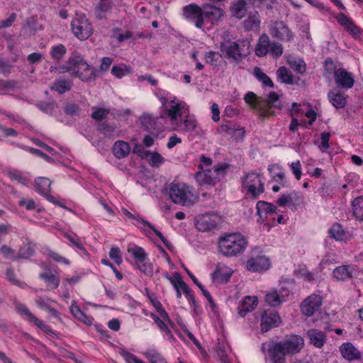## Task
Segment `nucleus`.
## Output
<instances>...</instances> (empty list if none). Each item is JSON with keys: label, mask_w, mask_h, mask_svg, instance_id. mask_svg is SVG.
Returning <instances> with one entry per match:
<instances>
[{"label": "nucleus", "mask_w": 363, "mask_h": 363, "mask_svg": "<svg viewBox=\"0 0 363 363\" xmlns=\"http://www.w3.org/2000/svg\"><path fill=\"white\" fill-rule=\"evenodd\" d=\"M246 5L245 0H238L233 3L230 6L232 16L238 19L242 18L246 14Z\"/></svg>", "instance_id": "nucleus-33"}, {"label": "nucleus", "mask_w": 363, "mask_h": 363, "mask_svg": "<svg viewBox=\"0 0 363 363\" xmlns=\"http://www.w3.org/2000/svg\"><path fill=\"white\" fill-rule=\"evenodd\" d=\"M9 177L13 181H17L25 186H28V179L24 177L21 171L14 169L8 172Z\"/></svg>", "instance_id": "nucleus-55"}, {"label": "nucleus", "mask_w": 363, "mask_h": 363, "mask_svg": "<svg viewBox=\"0 0 363 363\" xmlns=\"http://www.w3.org/2000/svg\"><path fill=\"white\" fill-rule=\"evenodd\" d=\"M38 25V19L36 16H31L28 18L26 21V25L24 26V29L28 30L30 35H35L37 32V26Z\"/></svg>", "instance_id": "nucleus-56"}, {"label": "nucleus", "mask_w": 363, "mask_h": 363, "mask_svg": "<svg viewBox=\"0 0 363 363\" xmlns=\"http://www.w3.org/2000/svg\"><path fill=\"white\" fill-rule=\"evenodd\" d=\"M307 336L310 340V343L318 348L323 347L326 342V335L325 333L317 329L308 330Z\"/></svg>", "instance_id": "nucleus-25"}, {"label": "nucleus", "mask_w": 363, "mask_h": 363, "mask_svg": "<svg viewBox=\"0 0 363 363\" xmlns=\"http://www.w3.org/2000/svg\"><path fill=\"white\" fill-rule=\"evenodd\" d=\"M206 62L213 66H219L224 61L222 55L219 52L210 51L205 55Z\"/></svg>", "instance_id": "nucleus-43"}, {"label": "nucleus", "mask_w": 363, "mask_h": 363, "mask_svg": "<svg viewBox=\"0 0 363 363\" xmlns=\"http://www.w3.org/2000/svg\"><path fill=\"white\" fill-rule=\"evenodd\" d=\"M183 16L189 21L192 22L198 28H202L203 26V9L197 4H190L184 6Z\"/></svg>", "instance_id": "nucleus-9"}, {"label": "nucleus", "mask_w": 363, "mask_h": 363, "mask_svg": "<svg viewBox=\"0 0 363 363\" xmlns=\"http://www.w3.org/2000/svg\"><path fill=\"white\" fill-rule=\"evenodd\" d=\"M269 354L272 363H286V356L288 354L285 352L279 341L269 346Z\"/></svg>", "instance_id": "nucleus-21"}, {"label": "nucleus", "mask_w": 363, "mask_h": 363, "mask_svg": "<svg viewBox=\"0 0 363 363\" xmlns=\"http://www.w3.org/2000/svg\"><path fill=\"white\" fill-rule=\"evenodd\" d=\"M51 89L62 94L71 89V84L65 79L56 80Z\"/></svg>", "instance_id": "nucleus-51"}, {"label": "nucleus", "mask_w": 363, "mask_h": 363, "mask_svg": "<svg viewBox=\"0 0 363 363\" xmlns=\"http://www.w3.org/2000/svg\"><path fill=\"white\" fill-rule=\"evenodd\" d=\"M335 18L337 22L342 26L345 29L349 32L352 36L357 37L360 34L359 29L352 22V21L343 13H340L336 16Z\"/></svg>", "instance_id": "nucleus-24"}, {"label": "nucleus", "mask_w": 363, "mask_h": 363, "mask_svg": "<svg viewBox=\"0 0 363 363\" xmlns=\"http://www.w3.org/2000/svg\"><path fill=\"white\" fill-rule=\"evenodd\" d=\"M254 74L257 79L262 82L264 85L271 88L274 87L272 80L264 72H263L260 68L257 67H255L254 69Z\"/></svg>", "instance_id": "nucleus-49"}, {"label": "nucleus", "mask_w": 363, "mask_h": 363, "mask_svg": "<svg viewBox=\"0 0 363 363\" xmlns=\"http://www.w3.org/2000/svg\"><path fill=\"white\" fill-rule=\"evenodd\" d=\"M342 357L347 361L361 359V352L350 342H344L339 347Z\"/></svg>", "instance_id": "nucleus-20"}, {"label": "nucleus", "mask_w": 363, "mask_h": 363, "mask_svg": "<svg viewBox=\"0 0 363 363\" xmlns=\"http://www.w3.org/2000/svg\"><path fill=\"white\" fill-rule=\"evenodd\" d=\"M271 263L266 256H257L250 258L246 262V269L254 272H262L269 269Z\"/></svg>", "instance_id": "nucleus-16"}, {"label": "nucleus", "mask_w": 363, "mask_h": 363, "mask_svg": "<svg viewBox=\"0 0 363 363\" xmlns=\"http://www.w3.org/2000/svg\"><path fill=\"white\" fill-rule=\"evenodd\" d=\"M283 46L278 42H273L271 43L269 52L274 58H279L283 54Z\"/></svg>", "instance_id": "nucleus-62"}, {"label": "nucleus", "mask_w": 363, "mask_h": 363, "mask_svg": "<svg viewBox=\"0 0 363 363\" xmlns=\"http://www.w3.org/2000/svg\"><path fill=\"white\" fill-rule=\"evenodd\" d=\"M40 279L48 283V286L52 289H57L60 285V278L52 273H41Z\"/></svg>", "instance_id": "nucleus-42"}, {"label": "nucleus", "mask_w": 363, "mask_h": 363, "mask_svg": "<svg viewBox=\"0 0 363 363\" xmlns=\"http://www.w3.org/2000/svg\"><path fill=\"white\" fill-rule=\"evenodd\" d=\"M321 304L322 297L319 295L312 294L301 303V311L305 315L311 317L315 311H318Z\"/></svg>", "instance_id": "nucleus-15"}, {"label": "nucleus", "mask_w": 363, "mask_h": 363, "mask_svg": "<svg viewBox=\"0 0 363 363\" xmlns=\"http://www.w3.org/2000/svg\"><path fill=\"white\" fill-rule=\"evenodd\" d=\"M204 16L211 21H218L224 15V11L220 8L211 4L203 5Z\"/></svg>", "instance_id": "nucleus-31"}, {"label": "nucleus", "mask_w": 363, "mask_h": 363, "mask_svg": "<svg viewBox=\"0 0 363 363\" xmlns=\"http://www.w3.org/2000/svg\"><path fill=\"white\" fill-rule=\"evenodd\" d=\"M227 169V163L220 164L212 169H208L203 172H197L194 174V178L196 181H202L204 183L210 185H215L222 178L225 177Z\"/></svg>", "instance_id": "nucleus-4"}, {"label": "nucleus", "mask_w": 363, "mask_h": 363, "mask_svg": "<svg viewBox=\"0 0 363 363\" xmlns=\"http://www.w3.org/2000/svg\"><path fill=\"white\" fill-rule=\"evenodd\" d=\"M256 208L257 214L261 217L262 213L273 214L277 213V206L264 201H259L257 203Z\"/></svg>", "instance_id": "nucleus-39"}, {"label": "nucleus", "mask_w": 363, "mask_h": 363, "mask_svg": "<svg viewBox=\"0 0 363 363\" xmlns=\"http://www.w3.org/2000/svg\"><path fill=\"white\" fill-rule=\"evenodd\" d=\"M281 323L279 313L274 309L264 310L261 313L260 330L267 333L272 328H277Z\"/></svg>", "instance_id": "nucleus-7"}, {"label": "nucleus", "mask_w": 363, "mask_h": 363, "mask_svg": "<svg viewBox=\"0 0 363 363\" xmlns=\"http://www.w3.org/2000/svg\"><path fill=\"white\" fill-rule=\"evenodd\" d=\"M250 43L247 40H239L228 46V60L238 64L250 54Z\"/></svg>", "instance_id": "nucleus-6"}, {"label": "nucleus", "mask_w": 363, "mask_h": 363, "mask_svg": "<svg viewBox=\"0 0 363 363\" xmlns=\"http://www.w3.org/2000/svg\"><path fill=\"white\" fill-rule=\"evenodd\" d=\"M51 182L46 177H38L35 180L36 191L41 195H46L50 191Z\"/></svg>", "instance_id": "nucleus-36"}, {"label": "nucleus", "mask_w": 363, "mask_h": 363, "mask_svg": "<svg viewBox=\"0 0 363 363\" xmlns=\"http://www.w3.org/2000/svg\"><path fill=\"white\" fill-rule=\"evenodd\" d=\"M258 304V299L256 296H246L242 302L239 314L244 317L246 314L253 311Z\"/></svg>", "instance_id": "nucleus-32"}, {"label": "nucleus", "mask_w": 363, "mask_h": 363, "mask_svg": "<svg viewBox=\"0 0 363 363\" xmlns=\"http://www.w3.org/2000/svg\"><path fill=\"white\" fill-rule=\"evenodd\" d=\"M245 188L247 189V194H250L252 199H256L264 191V182L262 181H259L257 187H256L255 184H249L247 186H245Z\"/></svg>", "instance_id": "nucleus-50"}, {"label": "nucleus", "mask_w": 363, "mask_h": 363, "mask_svg": "<svg viewBox=\"0 0 363 363\" xmlns=\"http://www.w3.org/2000/svg\"><path fill=\"white\" fill-rule=\"evenodd\" d=\"M276 75L278 81L281 83L292 85L298 84V81L296 80L291 72L284 66L278 68L276 71Z\"/></svg>", "instance_id": "nucleus-29"}, {"label": "nucleus", "mask_w": 363, "mask_h": 363, "mask_svg": "<svg viewBox=\"0 0 363 363\" xmlns=\"http://www.w3.org/2000/svg\"><path fill=\"white\" fill-rule=\"evenodd\" d=\"M361 271L354 264H343L335 267L332 272L333 277L339 281H346L359 277Z\"/></svg>", "instance_id": "nucleus-8"}, {"label": "nucleus", "mask_w": 363, "mask_h": 363, "mask_svg": "<svg viewBox=\"0 0 363 363\" xmlns=\"http://www.w3.org/2000/svg\"><path fill=\"white\" fill-rule=\"evenodd\" d=\"M30 323H33L38 328L42 330L44 333L50 335H56L55 333L52 331L49 325L45 324L43 320L38 319L34 315L33 318L31 319Z\"/></svg>", "instance_id": "nucleus-57"}, {"label": "nucleus", "mask_w": 363, "mask_h": 363, "mask_svg": "<svg viewBox=\"0 0 363 363\" xmlns=\"http://www.w3.org/2000/svg\"><path fill=\"white\" fill-rule=\"evenodd\" d=\"M244 99L261 118L274 115V109L280 110L282 108L279 96L274 91L271 92L267 99L259 98L254 92L249 91L245 94Z\"/></svg>", "instance_id": "nucleus-1"}, {"label": "nucleus", "mask_w": 363, "mask_h": 363, "mask_svg": "<svg viewBox=\"0 0 363 363\" xmlns=\"http://www.w3.org/2000/svg\"><path fill=\"white\" fill-rule=\"evenodd\" d=\"M334 78L336 85L343 89L348 90L354 86V79L352 73L343 68L334 71Z\"/></svg>", "instance_id": "nucleus-14"}, {"label": "nucleus", "mask_w": 363, "mask_h": 363, "mask_svg": "<svg viewBox=\"0 0 363 363\" xmlns=\"http://www.w3.org/2000/svg\"><path fill=\"white\" fill-rule=\"evenodd\" d=\"M30 323H33L38 328L42 330L44 333L50 335H56L55 333L52 331L49 325L45 324L43 320L38 319L34 315L33 318L31 319Z\"/></svg>", "instance_id": "nucleus-60"}, {"label": "nucleus", "mask_w": 363, "mask_h": 363, "mask_svg": "<svg viewBox=\"0 0 363 363\" xmlns=\"http://www.w3.org/2000/svg\"><path fill=\"white\" fill-rule=\"evenodd\" d=\"M30 323H33L38 328L42 330L44 333L50 335H56L55 333L52 331L49 325L45 324L43 320L38 319L34 315L33 318L31 319Z\"/></svg>", "instance_id": "nucleus-58"}, {"label": "nucleus", "mask_w": 363, "mask_h": 363, "mask_svg": "<svg viewBox=\"0 0 363 363\" xmlns=\"http://www.w3.org/2000/svg\"><path fill=\"white\" fill-rule=\"evenodd\" d=\"M140 120L144 129L153 134L155 138L158 135V133L162 130V125L158 124L156 119L149 114H143Z\"/></svg>", "instance_id": "nucleus-22"}, {"label": "nucleus", "mask_w": 363, "mask_h": 363, "mask_svg": "<svg viewBox=\"0 0 363 363\" xmlns=\"http://www.w3.org/2000/svg\"><path fill=\"white\" fill-rule=\"evenodd\" d=\"M169 194L172 201L176 204L186 206L194 204V201L189 197L191 192L188 186L184 184H170Z\"/></svg>", "instance_id": "nucleus-5"}, {"label": "nucleus", "mask_w": 363, "mask_h": 363, "mask_svg": "<svg viewBox=\"0 0 363 363\" xmlns=\"http://www.w3.org/2000/svg\"><path fill=\"white\" fill-rule=\"evenodd\" d=\"M328 98L329 101L336 108H342L347 104V96L337 90H332L328 92Z\"/></svg>", "instance_id": "nucleus-28"}, {"label": "nucleus", "mask_w": 363, "mask_h": 363, "mask_svg": "<svg viewBox=\"0 0 363 363\" xmlns=\"http://www.w3.org/2000/svg\"><path fill=\"white\" fill-rule=\"evenodd\" d=\"M290 67L298 74H303L306 71V65L303 60H292L289 62Z\"/></svg>", "instance_id": "nucleus-53"}, {"label": "nucleus", "mask_w": 363, "mask_h": 363, "mask_svg": "<svg viewBox=\"0 0 363 363\" xmlns=\"http://www.w3.org/2000/svg\"><path fill=\"white\" fill-rule=\"evenodd\" d=\"M131 67L124 64L113 66L111 68V74L117 78H121L125 74L131 73Z\"/></svg>", "instance_id": "nucleus-46"}, {"label": "nucleus", "mask_w": 363, "mask_h": 363, "mask_svg": "<svg viewBox=\"0 0 363 363\" xmlns=\"http://www.w3.org/2000/svg\"><path fill=\"white\" fill-rule=\"evenodd\" d=\"M289 294V292L285 291L283 289H281L279 291L272 290L266 294L264 300L269 306L277 307L286 301V298Z\"/></svg>", "instance_id": "nucleus-18"}, {"label": "nucleus", "mask_w": 363, "mask_h": 363, "mask_svg": "<svg viewBox=\"0 0 363 363\" xmlns=\"http://www.w3.org/2000/svg\"><path fill=\"white\" fill-rule=\"evenodd\" d=\"M68 62L71 67H68L67 70H73L72 74L79 77L82 81L89 82L95 79L94 69L88 65L83 56L78 52L75 51L71 54Z\"/></svg>", "instance_id": "nucleus-2"}, {"label": "nucleus", "mask_w": 363, "mask_h": 363, "mask_svg": "<svg viewBox=\"0 0 363 363\" xmlns=\"http://www.w3.org/2000/svg\"><path fill=\"white\" fill-rule=\"evenodd\" d=\"M213 281L225 282L227 281V266L224 263H218L215 271L211 274Z\"/></svg>", "instance_id": "nucleus-34"}, {"label": "nucleus", "mask_w": 363, "mask_h": 363, "mask_svg": "<svg viewBox=\"0 0 363 363\" xmlns=\"http://www.w3.org/2000/svg\"><path fill=\"white\" fill-rule=\"evenodd\" d=\"M194 224L199 231L207 232L217 225V222L209 215H199L195 218Z\"/></svg>", "instance_id": "nucleus-19"}, {"label": "nucleus", "mask_w": 363, "mask_h": 363, "mask_svg": "<svg viewBox=\"0 0 363 363\" xmlns=\"http://www.w3.org/2000/svg\"><path fill=\"white\" fill-rule=\"evenodd\" d=\"M112 151L117 159H123L129 155L130 146L128 143L123 140H117L113 145Z\"/></svg>", "instance_id": "nucleus-27"}, {"label": "nucleus", "mask_w": 363, "mask_h": 363, "mask_svg": "<svg viewBox=\"0 0 363 363\" xmlns=\"http://www.w3.org/2000/svg\"><path fill=\"white\" fill-rule=\"evenodd\" d=\"M128 252L131 255L133 259L135 261L136 264H140L143 263L147 257V253L145 252L144 249L138 245H134L132 247H128Z\"/></svg>", "instance_id": "nucleus-35"}, {"label": "nucleus", "mask_w": 363, "mask_h": 363, "mask_svg": "<svg viewBox=\"0 0 363 363\" xmlns=\"http://www.w3.org/2000/svg\"><path fill=\"white\" fill-rule=\"evenodd\" d=\"M247 245V239L241 233H228V257L237 256L243 253Z\"/></svg>", "instance_id": "nucleus-10"}, {"label": "nucleus", "mask_w": 363, "mask_h": 363, "mask_svg": "<svg viewBox=\"0 0 363 363\" xmlns=\"http://www.w3.org/2000/svg\"><path fill=\"white\" fill-rule=\"evenodd\" d=\"M227 339L224 334L217 338V342L213 348L216 358L220 363H227V352L225 350Z\"/></svg>", "instance_id": "nucleus-23"}, {"label": "nucleus", "mask_w": 363, "mask_h": 363, "mask_svg": "<svg viewBox=\"0 0 363 363\" xmlns=\"http://www.w3.org/2000/svg\"><path fill=\"white\" fill-rule=\"evenodd\" d=\"M277 203L279 206H287L291 210L296 211L298 207L304 205V197L301 193L293 191L282 194Z\"/></svg>", "instance_id": "nucleus-11"}, {"label": "nucleus", "mask_w": 363, "mask_h": 363, "mask_svg": "<svg viewBox=\"0 0 363 363\" xmlns=\"http://www.w3.org/2000/svg\"><path fill=\"white\" fill-rule=\"evenodd\" d=\"M328 233L331 238L337 241L342 240L345 236V232L342 226L338 223H335L330 228Z\"/></svg>", "instance_id": "nucleus-44"}, {"label": "nucleus", "mask_w": 363, "mask_h": 363, "mask_svg": "<svg viewBox=\"0 0 363 363\" xmlns=\"http://www.w3.org/2000/svg\"><path fill=\"white\" fill-rule=\"evenodd\" d=\"M17 312L23 315L28 321H30L33 318L34 315L29 311L27 306L23 303H18L16 304Z\"/></svg>", "instance_id": "nucleus-63"}, {"label": "nucleus", "mask_w": 363, "mask_h": 363, "mask_svg": "<svg viewBox=\"0 0 363 363\" xmlns=\"http://www.w3.org/2000/svg\"><path fill=\"white\" fill-rule=\"evenodd\" d=\"M269 33L274 38L289 42L294 37V33L283 21L273 22L269 28Z\"/></svg>", "instance_id": "nucleus-12"}, {"label": "nucleus", "mask_w": 363, "mask_h": 363, "mask_svg": "<svg viewBox=\"0 0 363 363\" xmlns=\"http://www.w3.org/2000/svg\"><path fill=\"white\" fill-rule=\"evenodd\" d=\"M150 155L149 163L152 167H159L164 162V158L157 152H153Z\"/></svg>", "instance_id": "nucleus-64"}, {"label": "nucleus", "mask_w": 363, "mask_h": 363, "mask_svg": "<svg viewBox=\"0 0 363 363\" xmlns=\"http://www.w3.org/2000/svg\"><path fill=\"white\" fill-rule=\"evenodd\" d=\"M260 174L255 172H250L247 174L243 177L242 184L244 186H247L249 184H256V182L259 184V181H261L259 179Z\"/></svg>", "instance_id": "nucleus-61"}, {"label": "nucleus", "mask_w": 363, "mask_h": 363, "mask_svg": "<svg viewBox=\"0 0 363 363\" xmlns=\"http://www.w3.org/2000/svg\"><path fill=\"white\" fill-rule=\"evenodd\" d=\"M91 111V118L96 121H102L106 118L110 113L109 109L103 107L93 106Z\"/></svg>", "instance_id": "nucleus-45"}, {"label": "nucleus", "mask_w": 363, "mask_h": 363, "mask_svg": "<svg viewBox=\"0 0 363 363\" xmlns=\"http://www.w3.org/2000/svg\"><path fill=\"white\" fill-rule=\"evenodd\" d=\"M69 310L72 315L79 320L88 325H91V320L89 318V317L80 309L77 305L72 303Z\"/></svg>", "instance_id": "nucleus-41"}, {"label": "nucleus", "mask_w": 363, "mask_h": 363, "mask_svg": "<svg viewBox=\"0 0 363 363\" xmlns=\"http://www.w3.org/2000/svg\"><path fill=\"white\" fill-rule=\"evenodd\" d=\"M33 254L34 250L30 245L26 244L20 248L18 255L16 257H13V260H16L17 259H28L33 256Z\"/></svg>", "instance_id": "nucleus-52"}, {"label": "nucleus", "mask_w": 363, "mask_h": 363, "mask_svg": "<svg viewBox=\"0 0 363 363\" xmlns=\"http://www.w3.org/2000/svg\"><path fill=\"white\" fill-rule=\"evenodd\" d=\"M271 43L269 36L265 33L262 34L255 46V51L256 55L260 57L267 55L269 52Z\"/></svg>", "instance_id": "nucleus-26"}, {"label": "nucleus", "mask_w": 363, "mask_h": 363, "mask_svg": "<svg viewBox=\"0 0 363 363\" xmlns=\"http://www.w3.org/2000/svg\"><path fill=\"white\" fill-rule=\"evenodd\" d=\"M72 31L74 35L80 40H87L94 33V28L84 14L78 15L71 22Z\"/></svg>", "instance_id": "nucleus-3"}, {"label": "nucleus", "mask_w": 363, "mask_h": 363, "mask_svg": "<svg viewBox=\"0 0 363 363\" xmlns=\"http://www.w3.org/2000/svg\"><path fill=\"white\" fill-rule=\"evenodd\" d=\"M30 323H33L38 328L42 330L44 333L50 335H56L55 333L52 331L49 325L45 324L43 320L38 319L34 315L33 318L31 319Z\"/></svg>", "instance_id": "nucleus-59"}, {"label": "nucleus", "mask_w": 363, "mask_h": 363, "mask_svg": "<svg viewBox=\"0 0 363 363\" xmlns=\"http://www.w3.org/2000/svg\"><path fill=\"white\" fill-rule=\"evenodd\" d=\"M260 16L257 11L250 13L242 22L243 28L246 31L258 30L260 27Z\"/></svg>", "instance_id": "nucleus-30"}, {"label": "nucleus", "mask_w": 363, "mask_h": 363, "mask_svg": "<svg viewBox=\"0 0 363 363\" xmlns=\"http://www.w3.org/2000/svg\"><path fill=\"white\" fill-rule=\"evenodd\" d=\"M150 363H167L162 355L155 350H149L144 353Z\"/></svg>", "instance_id": "nucleus-47"}, {"label": "nucleus", "mask_w": 363, "mask_h": 363, "mask_svg": "<svg viewBox=\"0 0 363 363\" xmlns=\"http://www.w3.org/2000/svg\"><path fill=\"white\" fill-rule=\"evenodd\" d=\"M122 211L123 213L128 218L132 220H137L139 223H143L145 225L150 228L155 233V235L162 240L165 247L169 251L172 252L173 250L174 247L172 246V245L164 237L162 233L160 231H159L152 223L147 220H145L142 218H140L139 216H135L134 214L131 213L127 209L123 208Z\"/></svg>", "instance_id": "nucleus-17"}, {"label": "nucleus", "mask_w": 363, "mask_h": 363, "mask_svg": "<svg viewBox=\"0 0 363 363\" xmlns=\"http://www.w3.org/2000/svg\"><path fill=\"white\" fill-rule=\"evenodd\" d=\"M97 130L106 137H111L113 135L117 129V125L114 123L104 121L98 123L96 126Z\"/></svg>", "instance_id": "nucleus-38"}, {"label": "nucleus", "mask_w": 363, "mask_h": 363, "mask_svg": "<svg viewBox=\"0 0 363 363\" xmlns=\"http://www.w3.org/2000/svg\"><path fill=\"white\" fill-rule=\"evenodd\" d=\"M279 342L289 355H295L299 353L305 345L303 338L297 335H291Z\"/></svg>", "instance_id": "nucleus-13"}, {"label": "nucleus", "mask_w": 363, "mask_h": 363, "mask_svg": "<svg viewBox=\"0 0 363 363\" xmlns=\"http://www.w3.org/2000/svg\"><path fill=\"white\" fill-rule=\"evenodd\" d=\"M67 53V48L62 44H58L53 46L50 50V55L55 60H60Z\"/></svg>", "instance_id": "nucleus-48"}, {"label": "nucleus", "mask_w": 363, "mask_h": 363, "mask_svg": "<svg viewBox=\"0 0 363 363\" xmlns=\"http://www.w3.org/2000/svg\"><path fill=\"white\" fill-rule=\"evenodd\" d=\"M228 135H230L235 142H240L243 140L245 130L244 128H232L228 126Z\"/></svg>", "instance_id": "nucleus-54"}, {"label": "nucleus", "mask_w": 363, "mask_h": 363, "mask_svg": "<svg viewBox=\"0 0 363 363\" xmlns=\"http://www.w3.org/2000/svg\"><path fill=\"white\" fill-rule=\"evenodd\" d=\"M186 111H188V106L185 103H177L168 110V116L172 121H174Z\"/></svg>", "instance_id": "nucleus-37"}, {"label": "nucleus", "mask_w": 363, "mask_h": 363, "mask_svg": "<svg viewBox=\"0 0 363 363\" xmlns=\"http://www.w3.org/2000/svg\"><path fill=\"white\" fill-rule=\"evenodd\" d=\"M352 206L353 215L356 219L363 221V196L354 199Z\"/></svg>", "instance_id": "nucleus-40"}]
</instances>
